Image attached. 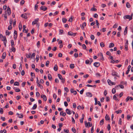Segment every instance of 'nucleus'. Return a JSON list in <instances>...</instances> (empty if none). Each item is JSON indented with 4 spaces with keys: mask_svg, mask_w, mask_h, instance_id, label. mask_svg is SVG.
<instances>
[{
    "mask_svg": "<svg viewBox=\"0 0 133 133\" xmlns=\"http://www.w3.org/2000/svg\"><path fill=\"white\" fill-rule=\"evenodd\" d=\"M111 75L113 76L117 77L119 78L120 77V76L117 72L114 70L112 71Z\"/></svg>",
    "mask_w": 133,
    "mask_h": 133,
    "instance_id": "1",
    "label": "nucleus"
},
{
    "mask_svg": "<svg viewBox=\"0 0 133 133\" xmlns=\"http://www.w3.org/2000/svg\"><path fill=\"white\" fill-rule=\"evenodd\" d=\"M93 62V59L91 58H90L89 60L87 59L85 61V63L87 64H91V63Z\"/></svg>",
    "mask_w": 133,
    "mask_h": 133,
    "instance_id": "2",
    "label": "nucleus"
},
{
    "mask_svg": "<svg viewBox=\"0 0 133 133\" xmlns=\"http://www.w3.org/2000/svg\"><path fill=\"white\" fill-rule=\"evenodd\" d=\"M0 38L2 41H3L4 42L5 41H7L6 39L5 36H3L2 34H0Z\"/></svg>",
    "mask_w": 133,
    "mask_h": 133,
    "instance_id": "3",
    "label": "nucleus"
},
{
    "mask_svg": "<svg viewBox=\"0 0 133 133\" xmlns=\"http://www.w3.org/2000/svg\"><path fill=\"white\" fill-rule=\"evenodd\" d=\"M124 19H128L130 20H131L132 18L131 16L130 15H126L124 17Z\"/></svg>",
    "mask_w": 133,
    "mask_h": 133,
    "instance_id": "4",
    "label": "nucleus"
},
{
    "mask_svg": "<svg viewBox=\"0 0 133 133\" xmlns=\"http://www.w3.org/2000/svg\"><path fill=\"white\" fill-rule=\"evenodd\" d=\"M128 41L127 40L125 45V50L126 51H127L128 50Z\"/></svg>",
    "mask_w": 133,
    "mask_h": 133,
    "instance_id": "5",
    "label": "nucleus"
},
{
    "mask_svg": "<svg viewBox=\"0 0 133 133\" xmlns=\"http://www.w3.org/2000/svg\"><path fill=\"white\" fill-rule=\"evenodd\" d=\"M7 11L8 15H10L11 14V10L9 6L7 7Z\"/></svg>",
    "mask_w": 133,
    "mask_h": 133,
    "instance_id": "6",
    "label": "nucleus"
},
{
    "mask_svg": "<svg viewBox=\"0 0 133 133\" xmlns=\"http://www.w3.org/2000/svg\"><path fill=\"white\" fill-rule=\"evenodd\" d=\"M41 97L42 98L44 101H46L47 100V98L45 95H41Z\"/></svg>",
    "mask_w": 133,
    "mask_h": 133,
    "instance_id": "7",
    "label": "nucleus"
},
{
    "mask_svg": "<svg viewBox=\"0 0 133 133\" xmlns=\"http://www.w3.org/2000/svg\"><path fill=\"white\" fill-rule=\"evenodd\" d=\"M86 95L88 97H91L92 96V94L90 92H88L86 93Z\"/></svg>",
    "mask_w": 133,
    "mask_h": 133,
    "instance_id": "8",
    "label": "nucleus"
},
{
    "mask_svg": "<svg viewBox=\"0 0 133 133\" xmlns=\"http://www.w3.org/2000/svg\"><path fill=\"white\" fill-rule=\"evenodd\" d=\"M40 9L44 11H45L47 9V8L45 6H42L40 8Z\"/></svg>",
    "mask_w": 133,
    "mask_h": 133,
    "instance_id": "9",
    "label": "nucleus"
},
{
    "mask_svg": "<svg viewBox=\"0 0 133 133\" xmlns=\"http://www.w3.org/2000/svg\"><path fill=\"white\" fill-rule=\"evenodd\" d=\"M39 19L38 18H37L33 21L32 22V24L34 25L35 24H36L37 22H38Z\"/></svg>",
    "mask_w": 133,
    "mask_h": 133,
    "instance_id": "10",
    "label": "nucleus"
},
{
    "mask_svg": "<svg viewBox=\"0 0 133 133\" xmlns=\"http://www.w3.org/2000/svg\"><path fill=\"white\" fill-rule=\"evenodd\" d=\"M21 17L23 18H24L25 19H26L27 18L26 16V13L22 14L21 15Z\"/></svg>",
    "mask_w": 133,
    "mask_h": 133,
    "instance_id": "11",
    "label": "nucleus"
},
{
    "mask_svg": "<svg viewBox=\"0 0 133 133\" xmlns=\"http://www.w3.org/2000/svg\"><path fill=\"white\" fill-rule=\"evenodd\" d=\"M94 65L96 67H98L100 65V64L99 62H95L94 63Z\"/></svg>",
    "mask_w": 133,
    "mask_h": 133,
    "instance_id": "12",
    "label": "nucleus"
},
{
    "mask_svg": "<svg viewBox=\"0 0 133 133\" xmlns=\"http://www.w3.org/2000/svg\"><path fill=\"white\" fill-rule=\"evenodd\" d=\"M66 113L69 115H70L71 114V111L69 109H67L66 110Z\"/></svg>",
    "mask_w": 133,
    "mask_h": 133,
    "instance_id": "13",
    "label": "nucleus"
},
{
    "mask_svg": "<svg viewBox=\"0 0 133 133\" xmlns=\"http://www.w3.org/2000/svg\"><path fill=\"white\" fill-rule=\"evenodd\" d=\"M131 68V66L130 65H129L128 67V70L126 72V74H128L129 72L130 71V69Z\"/></svg>",
    "mask_w": 133,
    "mask_h": 133,
    "instance_id": "14",
    "label": "nucleus"
},
{
    "mask_svg": "<svg viewBox=\"0 0 133 133\" xmlns=\"http://www.w3.org/2000/svg\"><path fill=\"white\" fill-rule=\"evenodd\" d=\"M60 115L63 116H64L66 115V113L65 112H64L63 111H62L60 112Z\"/></svg>",
    "mask_w": 133,
    "mask_h": 133,
    "instance_id": "15",
    "label": "nucleus"
},
{
    "mask_svg": "<svg viewBox=\"0 0 133 133\" xmlns=\"http://www.w3.org/2000/svg\"><path fill=\"white\" fill-rule=\"evenodd\" d=\"M48 79L50 80L51 81L52 79V77L51 76L50 74H48Z\"/></svg>",
    "mask_w": 133,
    "mask_h": 133,
    "instance_id": "16",
    "label": "nucleus"
},
{
    "mask_svg": "<svg viewBox=\"0 0 133 133\" xmlns=\"http://www.w3.org/2000/svg\"><path fill=\"white\" fill-rule=\"evenodd\" d=\"M70 91L71 93H73L75 95H76L77 93V92L75 90L74 91V90L72 89H71Z\"/></svg>",
    "mask_w": 133,
    "mask_h": 133,
    "instance_id": "17",
    "label": "nucleus"
},
{
    "mask_svg": "<svg viewBox=\"0 0 133 133\" xmlns=\"http://www.w3.org/2000/svg\"><path fill=\"white\" fill-rule=\"evenodd\" d=\"M86 25V23L85 22H84L83 23L82 26H81V28L82 29H84V26H85Z\"/></svg>",
    "mask_w": 133,
    "mask_h": 133,
    "instance_id": "18",
    "label": "nucleus"
},
{
    "mask_svg": "<svg viewBox=\"0 0 133 133\" xmlns=\"http://www.w3.org/2000/svg\"><path fill=\"white\" fill-rule=\"evenodd\" d=\"M6 54L5 52H4L2 54V58L3 59H4L6 56Z\"/></svg>",
    "mask_w": 133,
    "mask_h": 133,
    "instance_id": "19",
    "label": "nucleus"
},
{
    "mask_svg": "<svg viewBox=\"0 0 133 133\" xmlns=\"http://www.w3.org/2000/svg\"><path fill=\"white\" fill-rule=\"evenodd\" d=\"M54 69L55 71H57L58 70V66L56 64L55 65L54 68Z\"/></svg>",
    "mask_w": 133,
    "mask_h": 133,
    "instance_id": "20",
    "label": "nucleus"
},
{
    "mask_svg": "<svg viewBox=\"0 0 133 133\" xmlns=\"http://www.w3.org/2000/svg\"><path fill=\"white\" fill-rule=\"evenodd\" d=\"M7 12L6 11L5 12V14H4V17L5 18V19H4V20H6L7 18Z\"/></svg>",
    "mask_w": 133,
    "mask_h": 133,
    "instance_id": "21",
    "label": "nucleus"
},
{
    "mask_svg": "<svg viewBox=\"0 0 133 133\" xmlns=\"http://www.w3.org/2000/svg\"><path fill=\"white\" fill-rule=\"evenodd\" d=\"M99 55L101 56V58L102 60L104 59L102 53L100 52L99 54Z\"/></svg>",
    "mask_w": 133,
    "mask_h": 133,
    "instance_id": "22",
    "label": "nucleus"
},
{
    "mask_svg": "<svg viewBox=\"0 0 133 133\" xmlns=\"http://www.w3.org/2000/svg\"><path fill=\"white\" fill-rule=\"evenodd\" d=\"M105 119L107 121L109 120L110 119V118L109 116L107 115L106 114L105 117Z\"/></svg>",
    "mask_w": 133,
    "mask_h": 133,
    "instance_id": "23",
    "label": "nucleus"
},
{
    "mask_svg": "<svg viewBox=\"0 0 133 133\" xmlns=\"http://www.w3.org/2000/svg\"><path fill=\"white\" fill-rule=\"evenodd\" d=\"M114 46V44L112 43H111L109 45V48H111L113 47Z\"/></svg>",
    "mask_w": 133,
    "mask_h": 133,
    "instance_id": "24",
    "label": "nucleus"
},
{
    "mask_svg": "<svg viewBox=\"0 0 133 133\" xmlns=\"http://www.w3.org/2000/svg\"><path fill=\"white\" fill-rule=\"evenodd\" d=\"M104 119H102L100 122V125H102L104 124Z\"/></svg>",
    "mask_w": 133,
    "mask_h": 133,
    "instance_id": "25",
    "label": "nucleus"
},
{
    "mask_svg": "<svg viewBox=\"0 0 133 133\" xmlns=\"http://www.w3.org/2000/svg\"><path fill=\"white\" fill-rule=\"evenodd\" d=\"M127 27H126L124 31V35H125L127 33Z\"/></svg>",
    "mask_w": 133,
    "mask_h": 133,
    "instance_id": "26",
    "label": "nucleus"
},
{
    "mask_svg": "<svg viewBox=\"0 0 133 133\" xmlns=\"http://www.w3.org/2000/svg\"><path fill=\"white\" fill-rule=\"evenodd\" d=\"M19 83L18 82H15L14 83V85L15 86H18L19 85Z\"/></svg>",
    "mask_w": 133,
    "mask_h": 133,
    "instance_id": "27",
    "label": "nucleus"
},
{
    "mask_svg": "<svg viewBox=\"0 0 133 133\" xmlns=\"http://www.w3.org/2000/svg\"><path fill=\"white\" fill-rule=\"evenodd\" d=\"M16 88L15 87H14L13 88V89H14L15 90V91L16 92H19L20 91V90L18 88H17L16 89H15V88Z\"/></svg>",
    "mask_w": 133,
    "mask_h": 133,
    "instance_id": "28",
    "label": "nucleus"
},
{
    "mask_svg": "<svg viewBox=\"0 0 133 133\" xmlns=\"http://www.w3.org/2000/svg\"><path fill=\"white\" fill-rule=\"evenodd\" d=\"M75 67L74 64H70V67L71 69H73Z\"/></svg>",
    "mask_w": 133,
    "mask_h": 133,
    "instance_id": "29",
    "label": "nucleus"
},
{
    "mask_svg": "<svg viewBox=\"0 0 133 133\" xmlns=\"http://www.w3.org/2000/svg\"><path fill=\"white\" fill-rule=\"evenodd\" d=\"M90 10L91 11H96L97 9L93 7L90 9Z\"/></svg>",
    "mask_w": 133,
    "mask_h": 133,
    "instance_id": "30",
    "label": "nucleus"
},
{
    "mask_svg": "<svg viewBox=\"0 0 133 133\" xmlns=\"http://www.w3.org/2000/svg\"><path fill=\"white\" fill-rule=\"evenodd\" d=\"M126 6L127 8H129L130 7V5L129 2H127L126 3Z\"/></svg>",
    "mask_w": 133,
    "mask_h": 133,
    "instance_id": "31",
    "label": "nucleus"
},
{
    "mask_svg": "<svg viewBox=\"0 0 133 133\" xmlns=\"http://www.w3.org/2000/svg\"><path fill=\"white\" fill-rule=\"evenodd\" d=\"M62 22L64 23H65L66 22L67 19L65 18H62Z\"/></svg>",
    "mask_w": 133,
    "mask_h": 133,
    "instance_id": "32",
    "label": "nucleus"
},
{
    "mask_svg": "<svg viewBox=\"0 0 133 133\" xmlns=\"http://www.w3.org/2000/svg\"><path fill=\"white\" fill-rule=\"evenodd\" d=\"M57 75L58 78L60 79L61 80V79H62V76L60 74H58Z\"/></svg>",
    "mask_w": 133,
    "mask_h": 133,
    "instance_id": "33",
    "label": "nucleus"
},
{
    "mask_svg": "<svg viewBox=\"0 0 133 133\" xmlns=\"http://www.w3.org/2000/svg\"><path fill=\"white\" fill-rule=\"evenodd\" d=\"M122 111L121 110H118L117 111H115V112H116L117 114H118L119 113H122Z\"/></svg>",
    "mask_w": 133,
    "mask_h": 133,
    "instance_id": "34",
    "label": "nucleus"
},
{
    "mask_svg": "<svg viewBox=\"0 0 133 133\" xmlns=\"http://www.w3.org/2000/svg\"><path fill=\"white\" fill-rule=\"evenodd\" d=\"M37 107V105L36 104H34L32 108L33 110H35L36 108Z\"/></svg>",
    "mask_w": 133,
    "mask_h": 133,
    "instance_id": "35",
    "label": "nucleus"
},
{
    "mask_svg": "<svg viewBox=\"0 0 133 133\" xmlns=\"http://www.w3.org/2000/svg\"><path fill=\"white\" fill-rule=\"evenodd\" d=\"M63 30L60 29L59 30V34L62 35L63 34Z\"/></svg>",
    "mask_w": 133,
    "mask_h": 133,
    "instance_id": "36",
    "label": "nucleus"
},
{
    "mask_svg": "<svg viewBox=\"0 0 133 133\" xmlns=\"http://www.w3.org/2000/svg\"><path fill=\"white\" fill-rule=\"evenodd\" d=\"M11 46H14V42L13 40H11Z\"/></svg>",
    "mask_w": 133,
    "mask_h": 133,
    "instance_id": "37",
    "label": "nucleus"
},
{
    "mask_svg": "<svg viewBox=\"0 0 133 133\" xmlns=\"http://www.w3.org/2000/svg\"><path fill=\"white\" fill-rule=\"evenodd\" d=\"M96 23L97 25V27L98 28H99V24L98 22V21L97 20H96Z\"/></svg>",
    "mask_w": 133,
    "mask_h": 133,
    "instance_id": "38",
    "label": "nucleus"
},
{
    "mask_svg": "<svg viewBox=\"0 0 133 133\" xmlns=\"http://www.w3.org/2000/svg\"><path fill=\"white\" fill-rule=\"evenodd\" d=\"M100 45L101 47H104L105 45L103 42H102L100 43Z\"/></svg>",
    "mask_w": 133,
    "mask_h": 133,
    "instance_id": "39",
    "label": "nucleus"
},
{
    "mask_svg": "<svg viewBox=\"0 0 133 133\" xmlns=\"http://www.w3.org/2000/svg\"><path fill=\"white\" fill-rule=\"evenodd\" d=\"M10 32H9V31L8 30H6V35L9 36L10 35Z\"/></svg>",
    "mask_w": 133,
    "mask_h": 133,
    "instance_id": "40",
    "label": "nucleus"
},
{
    "mask_svg": "<svg viewBox=\"0 0 133 133\" xmlns=\"http://www.w3.org/2000/svg\"><path fill=\"white\" fill-rule=\"evenodd\" d=\"M117 95V96L118 95H117L116 94L115 95H114L113 97V98L114 99H115V100H116V101H117V97H116V95Z\"/></svg>",
    "mask_w": 133,
    "mask_h": 133,
    "instance_id": "41",
    "label": "nucleus"
},
{
    "mask_svg": "<svg viewBox=\"0 0 133 133\" xmlns=\"http://www.w3.org/2000/svg\"><path fill=\"white\" fill-rule=\"evenodd\" d=\"M112 94H114L116 92V89L114 88H113L112 90Z\"/></svg>",
    "mask_w": 133,
    "mask_h": 133,
    "instance_id": "42",
    "label": "nucleus"
},
{
    "mask_svg": "<svg viewBox=\"0 0 133 133\" xmlns=\"http://www.w3.org/2000/svg\"><path fill=\"white\" fill-rule=\"evenodd\" d=\"M12 48L11 49V50L12 51L15 52L16 51V49L14 47V46H12Z\"/></svg>",
    "mask_w": 133,
    "mask_h": 133,
    "instance_id": "43",
    "label": "nucleus"
},
{
    "mask_svg": "<svg viewBox=\"0 0 133 133\" xmlns=\"http://www.w3.org/2000/svg\"><path fill=\"white\" fill-rule=\"evenodd\" d=\"M31 54L30 53L28 55L26 54V57L27 58H30V57Z\"/></svg>",
    "mask_w": 133,
    "mask_h": 133,
    "instance_id": "44",
    "label": "nucleus"
},
{
    "mask_svg": "<svg viewBox=\"0 0 133 133\" xmlns=\"http://www.w3.org/2000/svg\"><path fill=\"white\" fill-rule=\"evenodd\" d=\"M73 32L71 31H69L68 32V35L70 36H72L73 35Z\"/></svg>",
    "mask_w": 133,
    "mask_h": 133,
    "instance_id": "45",
    "label": "nucleus"
},
{
    "mask_svg": "<svg viewBox=\"0 0 133 133\" xmlns=\"http://www.w3.org/2000/svg\"><path fill=\"white\" fill-rule=\"evenodd\" d=\"M107 82H108L109 85H111V84L112 83V82L110 80L108 79L107 81Z\"/></svg>",
    "mask_w": 133,
    "mask_h": 133,
    "instance_id": "46",
    "label": "nucleus"
},
{
    "mask_svg": "<svg viewBox=\"0 0 133 133\" xmlns=\"http://www.w3.org/2000/svg\"><path fill=\"white\" fill-rule=\"evenodd\" d=\"M36 95L37 97H38L39 96L40 94L38 92H36Z\"/></svg>",
    "mask_w": 133,
    "mask_h": 133,
    "instance_id": "47",
    "label": "nucleus"
},
{
    "mask_svg": "<svg viewBox=\"0 0 133 133\" xmlns=\"http://www.w3.org/2000/svg\"><path fill=\"white\" fill-rule=\"evenodd\" d=\"M0 112L1 114H2L3 113V110L2 108H0Z\"/></svg>",
    "mask_w": 133,
    "mask_h": 133,
    "instance_id": "48",
    "label": "nucleus"
},
{
    "mask_svg": "<svg viewBox=\"0 0 133 133\" xmlns=\"http://www.w3.org/2000/svg\"><path fill=\"white\" fill-rule=\"evenodd\" d=\"M37 46L38 48H39L40 46V42L38 41L37 43Z\"/></svg>",
    "mask_w": 133,
    "mask_h": 133,
    "instance_id": "49",
    "label": "nucleus"
},
{
    "mask_svg": "<svg viewBox=\"0 0 133 133\" xmlns=\"http://www.w3.org/2000/svg\"><path fill=\"white\" fill-rule=\"evenodd\" d=\"M22 64L21 63H20V66L19 68V70L20 71H21L22 68Z\"/></svg>",
    "mask_w": 133,
    "mask_h": 133,
    "instance_id": "50",
    "label": "nucleus"
},
{
    "mask_svg": "<svg viewBox=\"0 0 133 133\" xmlns=\"http://www.w3.org/2000/svg\"><path fill=\"white\" fill-rule=\"evenodd\" d=\"M39 55H36V62H38V61L39 60Z\"/></svg>",
    "mask_w": 133,
    "mask_h": 133,
    "instance_id": "51",
    "label": "nucleus"
},
{
    "mask_svg": "<svg viewBox=\"0 0 133 133\" xmlns=\"http://www.w3.org/2000/svg\"><path fill=\"white\" fill-rule=\"evenodd\" d=\"M58 11H56L53 14V16H55V15L58 14Z\"/></svg>",
    "mask_w": 133,
    "mask_h": 133,
    "instance_id": "52",
    "label": "nucleus"
},
{
    "mask_svg": "<svg viewBox=\"0 0 133 133\" xmlns=\"http://www.w3.org/2000/svg\"><path fill=\"white\" fill-rule=\"evenodd\" d=\"M84 91V89H83L81 90L80 91V94H83V92Z\"/></svg>",
    "mask_w": 133,
    "mask_h": 133,
    "instance_id": "53",
    "label": "nucleus"
},
{
    "mask_svg": "<svg viewBox=\"0 0 133 133\" xmlns=\"http://www.w3.org/2000/svg\"><path fill=\"white\" fill-rule=\"evenodd\" d=\"M12 25H10L8 26V30H11L12 29Z\"/></svg>",
    "mask_w": 133,
    "mask_h": 133,
    "instance_id": "54",
    "label": "nucleus"
},
{
    "mask_svg": "<svg viewBox=\"0 0 133 133\" xmlns=\"http://www.w3.org/2000/svg\"><path fill=\"white\" fill-rule=\"evenodd\" d=\"M94 17L95 18H97L98 17V15L97 14H95L94 15Z\"/></svg>",
    "mask_w": 133,
    "mask_h": 133,
    "instance_id": "55",
    "label": "nucleus"
},
{
    "mask_svg": "<svg viewBox=\"0 0 133 133\" xmlns=\"http://www.w3.org/2000/svg\"><path fill=\"white\" fill-rule=\"evenodd\" d=\"M118 26V24H115L114 25V26H113V28H116Z\"/></svg>",
    "mask_w": 133,
    "mask_h": 133,
    "instance_id": "56",
    "label": "nucleus"
},
{
    "mask_svg": "<svg viewBox=\"0 0 133 133\" xmlns=\"http://www.w3.org/2000/svg\"><path fill=\"white\" fill-rule=\"evenodd\" d=\"M74 56L75 58H77L78 56V53H76L74 55Z\"/></svg>",
    "mask_w": 133,
    "mask_h": 133,
    "instance_id": "57",
    "label": "nucleus"
},
{
    "mask_svg": "<svg viewBox=\"0 0 133 133\" xmlns=\"http://www.w3.org/2000/svg\"><path fill=\"white\" fill-rule=\"evenodd\" d=\"M64 90L66 91V92H68L69 91V90L68 88L67 87H65L64 88Z\"/></svg>",
    "mask_w": 133,
    "mask_h": 133,
    "instance_id": "58",
    "label": "nucleus"
},
{
    "mask_svg": "<svg viewBox=\"0 0 133 133\" xmlns=\"http://www.w3.org/2000/svg\"><path fill=\"white\" fill-rule=\"evenodd\" d=\"M72 130L75 133L76 132V129L74 128L73 127L72 128Z\"/></svg>",
    "mask_w": 133,
    "mask_h": 133,
    "instance_id": "59",
    "label": "nucleus"
},
{
    "mask_svg": "<svg viewBox=\"0 0 133 133\" xmlns=\"http://www.w3.org/2000/svg\"><path fill=\"white\" fill-rule=\"evenodd\" d=\"M22 25L21 24L20 25L19 24V29L20 31H21L22 29Z\"/></svg>",
    "mask_w": 133,
    "mask_h": 133,
    "instance_id": "60",
    "label": "nucleus"
},
{
    "mask_svg": "<svg viewBox=\"0 0 133 133\" xmlns=\"http://www.w3.org/2000/svg\"><path fill=\"white\" fill-rule=\"evenodd\" d=\"M64 131L66 133H68L69 132V130L68 129H64Z\"/></svg>",
    "mask_w": 133,
    "mask_h": 133,
    "instance_id": "61",
    "label": "nucleus"
},
{
    "mask_svg": "<svg viewBox=\"0 0 133 133\" xmlns=\"http://www.w3.org/2000/svg\"><path fill=\"white\" fill-rule=\"evenodd\" d=\"M64 104L65 107H66L68 106V104L65 101L64 102Z\"/></svg>",
    "mask_w": 133,
    "mask_h": 133,
    "instance_id": "62",
    "label": "nucleus"
},
{
    "mask_svg": "<svg viewBox=\"0 0 133 133\" xmlns=\"http://www.w3.org/2000/svg\"><path fill=\"white\" fill-rule=\"evenodd\" d=\"M53 97L55 99H56L57 98V96L56 94H53Z\"/></svg>",
    "mask_w": 133,
    "mask_h": 133,
    "instance_id": "63",
    "label": "nucleus"
},
{
    "mask_svg": "<svg viewBox=\"0 0 133 133\" xmlns=\"http://www.w3.org/2000/svg\"><path fill=\"white\" fill-rule=\"evenodd\" d=\"M90 37H91V38L92 40H94V38H95V37H94V36L93 35H91Z\"/></svg>",
    "mask_w": 133,
    "mask_h": 133,
    "instance_id": "64",
    "label": "nucleus"
}]
</instances>
